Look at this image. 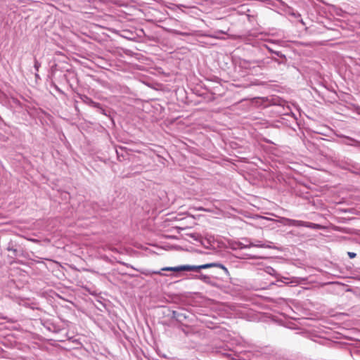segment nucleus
<instances>
[{"label": "nucleus", "instance_id": "f257e3e1", "mask_svg": "<svg viewBox=\"0 0 360 360\" xmlns=\"http://www.w3.org/2000/svg\"><path fill=\"white\" fill-rule=\"evenodd\" d=\"M211 267H219L224 270L226 275H229V272L226 267L220 263H207L202 265H181L174 267H165L162 268V271H198L200 269H205Z\"/></svg>", "mask_w": 360, "mask_h": 360}, {"label": "nucleus", "instance_id": "f03ea898", "mask_svg": "<svg viewBox=\"0 0 360 360\" xmlns=\"http://www.w3.org/2000/svg\"><path fill=\"white\" fill-rule=\"evenodd\" d=\"M283 221H285V224L289 225V226H304L307 228H310L312 229H320L321 225L309 222V221H304L301 220H295V219H291L288 218H283Z\"/></svg>", "mask_w": 360, "mask_h": 360}, {"label": "nucleus", "instance_id": "7ed1b4c3", "mask_svg": "<svg viewBox=\"0 0 360 360\" xmlns=\"http://www.w3.org/2000/svg\"><path fill=\"white\" fill-rule=\"evenodd\" d=\"M244 63H246V68L250 69L255 68V67L260 68L261 69L265 68L269 63V60L266 59L263 60H257L252 61H245Z\"/></svg>", "mask_w": 360, "mask_h": 360}, {"label": "nucleus", "instance_id": "20e7f679", "mask_svg": "<svg viewBox=\"0 0 360 360\" xmlns=\"http://www.w3.org/2000/svg\"><path fill=\"white\" fill-rule=\"evenodd\" d=\"M342 137L345 139V140L342 141V143L347 146H360V141L351 138L349 136H342Z\"/></svg>", "mask_w": 360, "mask_h": 360}, {"label": "nucleus", "instance_id": "39448f33", "mask_svg": "<svg viewBox=\"0 0 360 360\" xmlns=\"http://www.w3.org/2000/svg\"><path fill=\"white\" fill-rule=\"evenodd\" d=\"M249 245H251V248L256 247V248H271L272 247L271 245H266L265 243H263L260 240H255L254 242H250Z\"/></svg>", "mask_w": 360, "mask_h": 360}, {"label": "nucleus", "instance_id": "423d86ee", "mask_svg": "<svg viewBox=\"0 0 360 360\" xmlns=\"http://www.w3.org/2000/svg\"><path fill=\"white\" fill-rule=\"evenodd\" d=\"M195 278H198L206 283H210L211 281V278L209 276L205 275V274H200L195 276Z\"/></svg>", "mask_w": 360, "mask_h": 360}, {"label": "nucleus", "instance_id": "0eeeda50", "mask_svg": "<svg viewBox=\"0 0 360 360\" xmlns=\"http://www.w3.org/2000/svg\"><path fill=\"white\" fill-rule=\"evenodd\" d=\"M265 47L266 49L270 52V53H274L275 55H276L277 56L280 57V58H283L284 59H286L285 58V56L284 54H283L281 51H274L271 48H270L269 46L267 45H265Z\"/></svg>", "mask_w": 360, "mask_h": 360}, {"label": "nucleus", "instance_id": "6e6552de", "mask_svg": "<svg viewBox=\"0 0 360 360\" xmlns=\"http://www.w3.org/2000/svg\"><path fill=\"white\" fill-rule=\"evenodd\" d=\"M173 317L175 318L177 321H181L182 318H186V316L181 313H178L175 311H173Z\"/></svg>", "mask_w": 360, "mask_h": 360}, {"label": "nucleus", "instance_id": "1a4fd4ad", "mask_svg": "<svg viewBox=\"0 0 360 360\" xmlns=\"http://www.w3.org/2000/svg\"><path fill=\"white\" fill-rule=\"evenodd\" d=\"M237 247L235 248V249L236 248H238V249H245V248H251V245H249V243H247V244H245L242 242H238L237 244H236Z\"/></svg>", "mask_w": 360, "mask_h": 360}, {"label": "nucleus", "instance_id": "9d476101", "mask_svg": "<svg viewBox=\"0 0 360 360\" xmlns=\"http://www.w3.org/2000/svg\"><path fill=\"white\" fill-rule=\"evenodd\" d=\"M188 236L195 240H200L201 238L200 235L196 233H190Z\"/></svg>", "mask_w": 360, "mask_h": 360}, {"label": "nucleus", "instance_id": "9b49d317", "mask_svg": "<svg viewBox=\"0 0 360 360\" xmlns=\"http://www.w3.org/2000/svg\"><path fill=\"white\" fill-rule=\"evenodd\" d=\"M87 99L89 100V104L92 105H93L94 107H95V108H101V109L100 103H95V102H94V101H93L91 99H90V98H87Z\"/></svg>", "mask_w": 360, "mask_h": 360}, {"label": "nucleus", "instance_id": "f8f14e48", "mask_svg": "<svg viewBox=\"0 0 360 360\" xmlns=\"http://www.w3.org/2000/svg\"><path fill=\"white\" fill-rule=\"evenodd\" d=\"M41 67V63L34 58V68L37 72L39 71V68Z\"/></svg>", "mask_w": 360, "mask_h": 360}, {"label": "nucleus", "instance_id": "ddd939ff", "mask_svg": "<svg viewBox=\"0 0 360 360\" xmlns=\"http://www.w3.org/2000/svg\"><path fill=\"white\" fill-rule=\"evenodd\" d=\"M266 271L271 275H275L276 274V270L272 267H267Z\"/></svg>", "mask_w": 360, "mask_h": 360}, {"label": "nucleus", "instance_id": "4468645a", "mask_svg": "<svg viewBox=\"0 0 360 360\" xmlns=\"http://www.w3.org/2000/svg\"><path fill=\"white\" fill-rule=\"evenodd\" d=\"M7 250H8V251H12V252L15 254V255H17V250H16V249H15V248L11 245V243H9V244H8V248H7Z\"/></svg>", "mask_w": 360, "mask_h": 360}, {"label": "nucleus", "instance_id": "2eb2a0df", "mask_svg": "<svg viewBox=\"0 0 360 360\" xmlns=\"http://www.w3.org/2000/svg\"><path fill=\"white\" fill-rule=\"evenodd\" d=\"M290 15L296 18H300L301 17V15L299 13H295L294 11L290 13Z\"/></svg>", "mask_w": 360, "mask_h": 360}, {"label": "nucleus", "instance_id": "dca6fc26", "mask_svg": "<svg viewBox=\"0 0 360 360\" xmlns=\"http://www.w3.org/2000/svg\"><path fill=\"white\" fill-rule=\"evenodd\" d=\"M347 255L350 259H353V258L356 257V254L354 252H348Z\"/></svg>", "mask_w": 360, "mask_h": 360}, {"label": "nucleus", "instance_id": "f3484780", "mask_svg": "<svg viewBox=\"0 0 360 360\" xmlns=\"http://www.w3.org/2000/svg\"><path fill=\"white\" fill-rule=\"evenodd\" d=\"M174 32H175L176 34L181 35V36H186V35H188V34H187V33H186V32H179V31H174Z\"/></svg>", "mask_w": 360, "mask_h": 360}, {"label": "nucleus", "instance_id": "a211bd4d", "mask_svg": "<svg viewBox=\"0 0 360 360\" xmlns=\"http://www.w3.org/2000/svg\"><path fill=\"white\" fill-rule=\"evenodd\" d=\"M271 60H274V61H275V62H276V63H278V64L282 63V62H280V61H279L277 58H271Z\"/></svg>", "mask_w": 360, "mask_h": 360}, {"label": "nucleus", "instance_id": "6ab92c4d", "mask_svg": "<svg viewBox=\"0 0 360 360\" xmlns=\"http://www.w3.org/2000/svg\"><path fill=\"white\" fill-rule=\"evenodd\" d=\"M153 274H160V275L161 272H160V271H153Z\"/></svg>", "mask_w": 360, "mask_h": 360}, {"label": "nucleus", "instance_id": "aec40b11", "mask_svg": "<svg viewBox=\"0 0 360 360\" xmlns=\"http://www.w3.org/2000/svg\"><path fill=\"white\" fill-rule=\"evenodd\" d=\"M299 21H300V22L303 25H305L304 22V21H303V20L301 18V17L299 18Z\"/></svg>", "mask_w": 360, "mask_h": 360}, {"label": "nucleus", "instance_id": "412c9836", "mask_svg": "<svg viewBox=\"0 0 360 360\" xmlns=\"http://www.w3.org/2000/svg\"><path fill=\"white\" fill-rule=\"evenodd\" d=\"M35 77H36L37 78H38V77H39V75H38L37 73H36V74H35Z\"/></svg>", "mask_w": 360, "mask_h": 360}]
</instances>
